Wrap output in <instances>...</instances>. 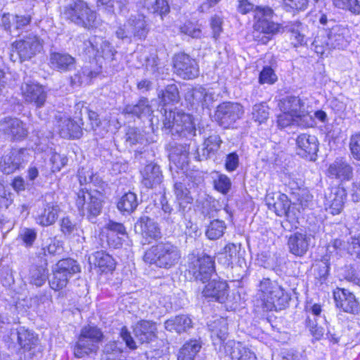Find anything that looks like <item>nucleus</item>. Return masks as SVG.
Here are the masks:
<instances>
[{"instance_id":"obj_1","label":"nucleus","mask_w":360,"mask_h":360,"mask_svg":"<svg viewBox=\"0 0 360 360\" xmlns=\"http://www.w3.org/2000/svg\"><path fill=\"white\" fill-rule=\"evenodd\" d=\"M163 129L173 136L185 138L188 143H176L171 146L170 155L179 156L183 162H187L191 148L197 153L196 143L193 138L196 136V128L193 117L180 110L165 109L162 120Z\"/></svg>"},{"instance_id":"obj_2","label":"nucleus","mask_w":360,"mask_h":360,"mask_svg":"<svg viewBox=\"0 0 360 360\" xmlns=\"http://www.w3.org/2000/svg\"><path fill=\"white\" fill-rule=\"evenodd\" d=\"M181 258L180 249L169 241H161L151 246L143 257L146 263L167 270L176 266Z\"/></svg>"},{"instance_id":"obj_3","label":"nucleus","mask_w":360,"mask_h":360,"mask_svg":"<svg viewBox=\"0 0 360 360\" xmlns=\"http://www.w3.org/2000/svg\"><path fill=\"white\" fill-rule=\"evenodd\" d=\"M348 30L340 25L320 32L312 42L314 51L320 56H328L334 49L342 50L347 47Z\"/></svg>"},{"instance_id":"obj_4","label":"nucleus","mask_w":360,"mask_h":360,"mask_svg":"<svg viewBox=\"0 0 360 360\" xmlns=\"http://www.w3.org/2000/svg\"><path fill=\"white\" fill-rule=\"evenodd\" d=\"M259 291L260 299L269 309H285L290 300V295L278 283L269 278H263L260 281Z\"/></svg>"},{"instance_id":"obj_5","label":"nucleus","mask_w":360,"mask_h":360,"mask_svg":"<svg viewBox=\"0 0 360 360\" xmlns=\"http://www.w3.org/2000/svg\"><path fill=\"white\" fill-rule=\"evenodd\" d=\"M63 14L66 20L86 29H90L96 25V13L83 0L68 4L64 8Z\"/></svg>"},{"instance_id":"obj_6","label":"nucleus","mask_w":360,"mask_h":360,"mask_svg":"<svg viewBox=\"0 0 360 360\" xmlns=\"http://www.w3.org/2000/svg\"><path fill=\"white\" fill-rule=\"evenodd\" d=\"M103 334L96 326H84L80 332L78 340L74 346V355L78 359L96 353L98 344L103 340Z\"/></svg>"},{"instance_id":"obj_7","label":"nucleus","mask_w":360,"mask_h":360,"mask_svg":"<svg viewBox=\"0 0 360 360\" xmlns=\"http://www.w3.org/2000/svg\"><path fill=\"white\" fill-rule=\"evenodd\" d=\"M103 195L97 191H89L82 189L77 193L76 205L83 216L94 222V219L98 216L103 207Z\"/></svg>"},{"instance_id":"obj_8","label":"nucleus","mask_w":360,"mask_h":360,"mask_svg":"<svg viewBox=\"0 0 360 360\" xmlns=\"http://www.w3.org/2000/svg\"><path fill=\"white\" fill-rule=\"evenodd\" d=\"M80 271V267L77 261L71 258L60 260L53 269V276L49 280L50 287L59 290L65 288L70 278Z\"/></svg>"},{"instance_id":"obj_9","label":"nucleus","mask_w":360,"mask_h":360,"mask_svg":"<svg viewBox=\"0 0 360 360\" xmlns=\"http://www.w3.org/2000/svg\"><path fill=\"white\" fill-rule=\"evenodd\" d=\"M187 270L195 280L205 283L214 271V261L209 255L193 253L188 255Z\"/></svg>"},{"instance_id":"obj_10","label":"nucleus","mask_w":360,"mask_h":360,"mask_svg":"<svg viewBox=\"0 0 360 360\" xmlns=\"http://www.w3.org/2000/svg\"><path fill=\"white\" fill-rule=\"evenodd\" d=\"M278 107L281 112H287L295 117L300 118L302 127H310L314 124V119L305 107V102L299 96H286L279 101Z\"/></svg>"},{"instance_id":"obj_11","label":"nucleus","mask_w":360,"mask_h":360,"mask_svg":"<svg viewBox=\"0 0 360 360\" xmlns=\"http://www.w3.org/2000/svg\"><path fill=\"white\" fill-rule=\"evenodd\" d=\"M244 114L242 105L236 102H223L216 108L214 118L219 125L224 128H229Z\"/></svg>"},{"instance_id":"obj_12","label":"nucleus","mask_w":360,"mask_h":360,"mask_svg":"<svg viewBox=\"0 0 360 360\" xmlns=\"http://www.w3.org/2000/svg\"><path fill=\"white\" fill-rule=\"evenodd\" d=\"M43 46L44 40L32 33L13 44V48L22 60H29L39 53L43 50Z\"/></svg>"},{"instance_id":"obj_13","label":"nucleus","mask_w":360,"mask_h":360,"mask_svg":"<svg viewBox=\"0 0 360 360\" xmlns=\"http://www.w3.org/2000/svg\"><path fill=\"white\" fill-rule=\"evenodd\" d=\"M173 63L174 72L184 79H192L199 75L197 62L188 54H176L173 58Z\"/></svg>"},{"instance_id":"obj_14","label":"nucleus","mask_w":360,"mask_h":360,"mask_svg":"<svg viewBox=\"0 0 360 360\" xmlns=\"http://www.w3.org/2000/svg\"><path fill=\"white\" fill-rule=\"evenodd\" d=\"M21 92L25 101L37 108L43 107L46 103L47 94L44 87L33 82L22 83Z\"/></svg>"},{"instance_id":"obj_15","label":"nucleus","mask_w":360,"mask_h":360,"mask_svg":"<svg viewBox=\"0 0 360 360\" xmlns=\"http://www.w3.org/2000/svg\"><path fill=\"white\" fill-rule=\"evenodd\" d=\"M347 193L343 187L330 188L325 193L324 205L326 210L333 215L339 214L343 210Z\"/></svg>"},{"instance_id":"obj_16","label":"nucleus","mask_w":360,"mask_h":360,"mask_svg":"<svg viewBox=\"0 0 360 360\" xmlns=\"http://www.w3.org/2000/svg\"><path fill=\"white\" fill-rule=\"evenodd\" d=\"M297 154L310 161H315L319 150L316 136L307 134L299 135L296 139Z\"/></svg>"},{"instance_id":"obj_17","label":"nucleus","mask_w":360,"mask_h":360,"mask_svg":"<svg viewBox=\"0 0 360 360\" xmlns=\"http://www.w3.org/2000/svg\"><path fill=\"white\" fill-rule=\"evenodd\" d=\"M56 127L58 133L64 139H79L82 136V128L80 124L64 115L56 116Z\"/></svg>"},{"instance_id":"obj_18","label":"nucleus","mask_w":360,"mask_h":360,"mask_svg":"<svg viewBox=\"0 0 360 360\" xmlns=\"http://www.w3.org/2000/svg\"><path fill=\"white\" fill-rule=\"evenodd\" d=\"M326 175L340 181H350L353 177V167L345 158H337L329 165Z\"/></svg>"},{"instance_id":"obj_19","label":"nucleus","mask_w":360,"mask_h":360,"mask_svg":"<svg viewBox=\"0 0 360 360\" xmlns=\"http://www.w3.org/2000/svg\"><path fill=\"white\" fill-rule=\"evenodd\" d=\"M336 306L343 311L354 314L360 312V306L354 295L346 289L338 288L333 293Z\"/></svg>"},{"instance_id":"obj_20","label":"nucleus","mask_w":360,"mask_h":360,"mask_svg":"<svg viewBox=\"0 0 360 360\" xmlns=\"http://www.w3.org/2000/svg\"><path fill=\"white\" fill-rule=\"evenodd\" d=\"M160 205L162 212L160 215V222L169 229H174L179 224L181 219L184 215V210L179 207L178 210H174L168 203L166 197L163 195L160 198Z\"/></svg>"},{"instance_id":"obj_21","label":"nucleus","mask_w":360,"mask_h":360,"mask_svg":"<svg viewBox=\"0 0 360 360\" xmlns=\"http://www.w3.org/2000/svg\"><path fill=\"white\" fill-rule=\"evenodd\" d=\"M134 230L140 233L148 243L151 240H158L161 238V231L158 224L148 216L139 218L134 225Z\"/></svg>"},{"instance_id":"obj_22","label":"nucleus","mask_w":360,"mask_h":360,"mask_svg":"<svg viewBox=\"0 0 360 360\" xmlns=\"http://www.w3.org/2000/svg\"><path fill=\"white\" fill-rule=\"evenodd\" d=\"M0 131L12 140H22L27 134L21 120L18 118L5 117L0 121Z\"/></svg>"},{"instance_id":"obj_23","label":"nucleus","mask_w":360,"mask_h":360,"mask_svg":"<svg viewBox=\"0 0 360 360\" xmlns=\"http://www.w3.org/2000/svg\"><path fill=\"white\" fill-rule=\"evenodd\" d=\"M280 29L281 25L271 19L254 22L253 37L255 40L265 44L270 40V37L267 35L276 34L280 32Z\"/></svg>"},{"instance_id":"obj_24","label":"nucleus","mask_w":360,"mask_h":360,"mask_svg":"<svg viewBox=\"0 0 360 360\" xmlns=\"http://www.w3.org/2000/svg\"><path fill=\"white\" fill-rule=\"evenodd\" d=\"M228 288V284L226 281L212 279L205 285L202 294L205 297L224 303L229 295Z\"/></svg>"},{"instance_id":"obj_25","label":"nucleus","mask_w":360,"mask_h":360,"mask_svg":"<svg viewBox=\"0 0 360 360\" xmlns=\"http://www.w3.org/2000/svg\"><path fill=\"white\" fill-rule=\"evenodd\" d=\"M23 150L12 149L8 154L4 155L0 162V169L6 174H10L20 169L24 162Z\"/></svg>"},{"instance_id":"obj_26","label":"nucleus","mask_w":360,"mask_h":360,"mask_svg":"<svg viewBox=\"0 0 360 360\" xmlns=\"http://www.w3.org/2000/svg\"><path fill=\"white\" fill-rule=\"evenodd\" d=\"M50 68L60 72L72 71L76 65V59L67 53L53 52L49 57Z\"/></svg>"},{"instance_id":"obj_27","label":"nucleus","mask_w":360,"mask_h":360,"mask_svg":"<svg viewBox=\"0 0 360 360\" xmlns=\"http://www.w3.org/2000/svg\"><path fill=\"white\" fill-rule=\"evenodd\" d=\"M224 348V352L231 360H257L255 354L239 342L229 340Z\"/></svg>"},{"instance_id":"obj_28","label":"nucleus","mask_w":360,"mask_h":360,"mask_svg":"<svg viewBox=\"0 0 360 360\" xmlns=\"http://www.w3.org/2000/svg\"><path fill=\"white\" fill-rule=\"evenodd\" d=\"M60 228L64 236L72 242L83 243L85 241L81 226L70 217H63L60 220Z\"/></svg>"},{"instance_id":"obj_29","label":"nucleus","mask_w":360,"mask_h":360,"mask_svg":"<svg viewBox=\"0 0 360 360\" xmlns=\"http://www.w3.org/2000/svg\"><path fill=\"white\" fill-rule=\"evenodd\" d=\"M266 204L270 209L274 210L276 215L287 217L290 216L291 202L285 194L276 193L273 197L267 196Z\"/></svg>"},{"instance_id":"obj_30","label":"nucleus","mask_w":360,"mask_h":360,"mask_svg":"<svg viewBox=\"0 0 360 360\" xmlns=\"http://www.w3.org/2000/svg\"><path fill=\"white\" fill-rule=\"evenodd\" d=\"M142 184L148 188H153L160 185L163 179L162 172L158 165L150 162L141 172Z\"/></svg>"},{"instance_id":"obj_31","label":"nucleus","mask_w":360,"mask_h":360,"mask_svg":"<svg viewBox=\"0 0 360 360\" xmlns=\"http://www.w3.org/2000/svg\"><path fill=\"white\" fill-rule=\"evenodd\" d=\"M222 140L219 135L213 134L209 136L204 140L203 148H202L201 153L197 150V153H195V158L198 161L211 158L218 152Z\"/></svg>"},{"instance_id":"obj_32","label":"nucleus","mask_w":360,"mask_h":360,"mask_svg":"<svg viewBox=\"0 0 360 360\" xmlns=\"http://www.w3.org/2000/svg\"><path fill=\"white\" fill-rule=\"evenodd\" d=\"M127 20L132 32L133 38L136 40H144L149 32L145 15L136 13L131 15Z\"/></svg>"},{"instance_id":"obj_33","label":"nucleus","mask_w":360,"mask_h":360,"mask_svg":"<svg viewBox=\"0 0 360 360\" xmlns=\"http://www.w3.org/2000/svg\"><path fill=\"white\" fill-rule=\"evenodd\" d=\"M157 330L155 324L148 321L138 322L134 328V333L137 340L141 343L149 342L155 338Z\"/></svg>"},{"instance_id":"obj_34","label":"nucleus","mask_w":360,"mask_h":360,"mask_svg":"<svg viewBox=\"0 0 360 360\" xmlns=\"http://www.w3.org/2000/svg\"><path fill=\"white\" fill-rule=\"evenodd\" d=\"M310 238L301 233L291 235L288 241L290 252L296 256H302L308 250Z\"/></svg>"},{"instance_id":"obj_35","label":"nucleus","mask_w":360,"mask_h":360,"mask_svg":"<svg viewBox=\"0 0 360 360\" xmlns=\"http://www.w3.org/2000/svg\"><path fill=\"white\" fill-rule=\"evenodd\" d=\"M47 263L41 265H32L27 276L28 282L37 287L42 286L48 279Z\"/></svg>"},{"instance_id":"obj_36","label":"nucleus","mask_w":360,"mask_h":360,"mask_svg":"<svg viewBox=\"0 0 360 360\" xmlns=\"http://www.w3.org/2000/svg\"><path fill=\"white\" fill-rule=\"evenodd\" d=\"M18 342L25 352H30V355H34L32 352L38 345V338L34 333L21 328L18 330Z\"/></svg>"},{"instance_id":"obj_37","label":"nucleus","mask_w":360,"mask_h":360,"mask_svg":"<svg viewBox=\"0 0 360 360\" xmlns=\"http://www.w3.org/2000/svg\"><path fill=\"white\" fill-rule=\"evenodd\" d=\"M192 327V321L187 315L176 316L165 322V328L170 332L181 333Z\"/></svg>"},{"instance_id":"obj_38","label":"nucleus","mask_w":360,"mask_h":360,"mask_svg":"<svg viewBox=\"0 0 360 360\" xmlns=\"http://www.w3.org/2000/svg\"><path fill=\"white\" fill-rule=\"evenodd\" d=\"M90 263L98 267L102 272L112 271L115 269L114 259L103 251L96 252L89 258Z\"/></svg>"},{"instance_id":"obj_39","label":"nucleus","mask_w":360,"mask_h":360,"mask_svg":"<svg viewBox=\"0 0 360 360\" xmlns=\"http://www.w3.org/2000/svg\"><path fill=\"white\" fill-rule=\"evenodd\" d=\"M59 207L48 204L44 210L36 217V221L42 226L53 224L58 217Z\"/></svg>"},{"instance_id":"obj_40","label":"nucleus","mask_w":360,"mask_h":360,"mask_svg":"<svg viewBox=\"0 0 360 360\" xmlns=\"http://www.w3.org/2000/svg\"><path fill=\"white\" fill-rule=\"evenodd\" d=\"M124 110L127 114H131L139 117L150 116L153 112L150 102L145 97H141L135 105H127Z\"/></svg>"},{"instance_id":"obj_41","label":"nucleus","mask_w":360,"mask_h":360,"mask_svg":"<svg viewBox=\"0 0 360 360\" xmlns=\"http://www.w3.org/2000/svg\"><path fill=\"white\" fill-rule=\"evenodd\" d=\"M201 347L199 340H191L186 342L179 349L177 360H194Z\"/></svg>"},{"instance_id":"obj_42","label":"nucleus","mask_w":360,"mask_h":360,"mask_svg":"<svg viewBox=\"0 0 360 360\" xmlns=\"http://www.w3.org/2000/svg\"><path fill=\"white\" fill-rule=\"evenodd\" d=\"M144 7L149 13L157 14L162 19L170 12V6L167 0H146Z\"/></svg>"},{"instance_id":"obj_43","label":"nucleus","mask_w":360,"mask_h":360,"mask_svg":"<svg viewBox=\"0 0 360 360\" xmlns=\"http://www.w3.org/2000/svg\"><path fill=\"white\" fill-rule=\"evenodd\" d=\"M174 194L180 210L185 208L187 205L193 202V198L190 191L181 182H176L174 185Z\"/></svg>"},{"instance_id":"obj_44","label":"nucleus","mask_w":360,"mask_h":360,"mask_svg":"<svg viewBox=\"0 0 360 360\" xmlns=\"http://www.w3.org/2000/svg\"><path fill=\"white\" fill-rule=\"evenodd\" d=\"M138 205L136 195L134 193L128 192L120 198L117 207L122 212L131 213L136 209Z\"/></svg>"},{"instance_id":"obj_45","label":"nucleus","mask_w":360,"mask_h":360,"mask_svg":"<svg viewBox=\"0 0 360 360\" xmlns=\"http://www.w3.org/2000/svg\"><path fill=\"white\" fill-rule=\"evenodd\" d=\"M240 245L235 243L227 244L223 252L219 254L218 261L225 266H229L233 264L239 252Z\"/></svg>"},{"instance_id":"obj_46","label":"nucleus","mask_w":360,"mask_h":360,"mask_svg":"<svg viewBox=\"0 0 360 360\" xmlns=\"http://www.w3.org/2000/svg\"><path fill=\"white\" fill-rule=\"evenodd\" d=\"M158 98L164 105L178 103L180 99L179 91L176 84H168L164 89L159 91Z\"/></svg>"},{"instance_id":"obj_47","label":"nucleus","mask_w":360,"mask_h":360,"mask_svg":"<svg viewBox=\"0 0 360 360\" xmlns=\"http://www.w3.org/2000/svg\"><path fill=\"white\" fill-rule=\"evenodd\" d=\"M211 337L214 340L219 339L221 342L224 341L228 336V323L225 319H219L210 325Z\"/></svg>"},{"instance_id":"obj_48","label":"nucleus","mask_w":360,"mask_h":360,"mask_svg":"<svg viewBox=\"0 0 360 360\" xmlns=\"http://www.w3.org/2000/svg\"><path fill=\"white\" fill-rule=\"evenodd\" d=\"M226 229L224 221L215 219L210 223L205 234L210 240H217L221 237Z\"/></svg>"},{"instance_id":"obj_49","label":"nucleus","mask_w":360,"mask_h":360,"mask_svg":"<svg viewBox=\"0 0 360 360\" xmlns=\"http://www.w3.org/2000/svg\"><path fill=\"white\" fill-rule=\"evenodd\" d=\"M102 43V37L94 36L83 43V51L89 58H98L99 44Z\"/></svg>"},{"instance_id":"obj_50","label":"nucleus","mask_w":360,"mask_h":360,"mask_svg":"<svg viewBox=\"0 0 360 360\" xmlns=\"http://www.w3.org/2000/svg\"><path fill=\"white\" fill-rule=\"evenodd\" d=\"M288 32H290V39L294 46L302 45L304 43V35L302 33V25L296 21L286 26Z\"/></svg>"},{"instance_id":"obj_51","label":"nucleus","mask_w":360,"mask_h":360,"mask_svg":"<svg viewBox=\"0 0 360 360\" xmlns=\"http://www.w3.org/2000/svg\"><path fill=\"white\" fill-rule=\"evenodd\" d=\"M125 141L129 146H134L136 144L146 146L148 140L146 139L145 135L141 132L137 128H129L125 134Z\"/></svg>"},{"instance_id":"obj_52","label":"nucleus","mask_w":360,"mask_h":360,"mask_svg":"<svg viewBox=\"0 0 360 360\" xmlns=\"http://www.w3.org/2000/svg\"><path fill=\"white\" fill-rule=\"evenodd\" d=\"M252 115L255 122L259 124L264 123L269 118V108L265 103L255 104L253 106Z\"/></svg>"},{"instance_id":"obj_53","label":"nucleus","mask_w":360,"mask_h":360,"mask_svg":"<svg viewBox=\"0 0 360 360\" xmlns=\"http://www.w3.org/2000/svg\"><path fill=\"white\" fill-rule=\"evenodd\" d=\"M277 123L281 128H285L290 125H296L302 127V123L304 124V122L301 121L300 118L292 116L289 112H282L281 114L278 115Z\"/></svg>"},{"instance_id":"obj_54","label":"nucleus","mask_w":360,"mask_h":360,"mask_svg":"<svg viewBox=\"0 0 360 360\" xmlns=\"http://www.w3.org/2000/svg\"><path fill=\"white\" fill-rule=\"evenodd\" d=\"M333 4L336 8L349 11L355 15L360 14V1L358 0H333Z\"/></svg>"},{"instance_id":"obj_55","label":"nucleus","mask_w":360,"mask_h":360,"mask_svg":"<svg viewBox=\"0 0 360 360\" xmlns=\"http://www.w3.org/2000/svg\"><path fill=\"white\" fill-rule=\"evenodd\" d=\"M98 46V58H103L108 61H112L115 59L117 51L108 41L102 38V43Z\"/></svg>"},{"instance_id":"obj_56","label":"nucleus","mask_w":360,"mask_h":360,"mask_svg":"<svg viewBox=\"0 0 360 360\" xmlns=\"http://www.w3.org/2000/svg\"><path fill=\"white\" fill-rule=\"evenodd\" d=\"M98 3L105 5L108 8L109 11H115V4L117 5V8L120 13L124 14L129 11L128 10V0H97Z\"/></svg>"},{"instance_id":"obj_57","label":"nucleus","mask_w":360,"mask_h":360,"mask_svg":"<svg viewBox=\"0 0 360 360\" xmlns=\"http://www.w3.org/2000/svg\"><path fill=\"white\" fill-rule=\"evenodd\" d=\"M295 200L293 202V205H298L300 207L297 210L300 211V208L304 210L307 207L311 202L313 196L309 193V191L306 189L300 190L295 195Z\"/></svg>"},{"instance_id":"obj_58","label":"nucleus","mask_w":360,"mask_h":360,"mask_svg":"<svg viewBox=\"0 0 360 360\" xmlns=\"http://www.w3.org/2000/svg\"><path fill=\"white\" fill-rule=\"evenodd\" d=\"M115 36L123 41L131 43L132 41L133 36L131 31L130 26L129 25L128 20L126 22L119 25L115 31Z\"/></svg>"},{"instance_id":"obj_59","label":"nucleus","mask_w":360,"mask_h":360,"mask_svg":"<svg viewBox=\"0 0 360 360\" xmlns=\"http://www.w3.org/2000/svg\"><path fill=\"white\" fill-rule=\"evenodd\" d=\"M274 11L268 6H256L254 10V22L266 21L271 19Z\"/></svg>"},{"instance_id":"obj_60","label":"nucleus","mask_w":360,"mask_h":360,"mask_svg":"<svg viewBox=\"0 0 360 360\" xmlns=\"http://www.w3.org/2000/svg\"><path fill=\"white\" fill-rule=\"evenodd\" d=\"M85 112L88 115V119L90 122L89 125L86 124L85 126L84 123L82 122V120H80V124L82 126V130L84 129L86 131L94 130L95 131L97 127H99L101 124V120L98 117V115L92 110H90L87 108L85 109Z\"/></svg>"},{"instance_id":"obj_61","label":"nucleus","mask_w":360,"mask_h":360,"mask_svg":"<svg viewBox=\"0 0 360 360\" xmlns=\"http://www.w3.org/2000/svg\"><path fill=\"white\" fill-rule=\"evenodd\" d=\"M214 185L216 190L222 194H226L231 189V181L226 175L219 174L214 181Z\"/></svg>"},{"instance_id":"obj_62","label":"nucleus","mask_w":360,"mask_h":360,"mask_svg":"<svg viewBox=\"0 0 360 360\" xmlns=\"http://www.w3.org/2000/svg\"><path fill=\"white\" fill-rule=\"evenodd\" d=\"M348 243H345L344 240L336 238L327 247V251L330 255L335 254L336 255H341L346 248L347 249Z\"/></svg>"},{"instance_id":"obj_63","label":"nucleus","mask_w":360,"mask_h":360,"mask_svg":"<svg viewBox=\"0 0 360 360\" xmlns=\"http://www.w3.org/2000/svg\"><path fill=\"white\" fill-rule=\"evenodd\" d=\"M276 80L277 76L274 70L269 66L264 67L259 74V82L260 84H272Z\"/></svg>"},{"instance_id":"obj_64","label":"nucleus","mask_w":360,"mask_h":360,"mask_svg":"<svg viewBox=\"0 0 360 360\" xmlns=\"http://www.w3.org/2000/svg\"><path fill=\"white\" fill-rule=\"evenodd\" d=\"M349 146L353 158L360 161V133L351 136Z\"/></svg>"}]
</instances>
